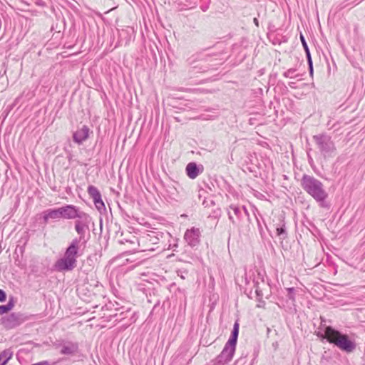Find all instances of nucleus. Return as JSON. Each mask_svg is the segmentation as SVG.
<instances>
[{
	"label": "nucleus",
	"mask_w": 365,
	"mask_h": 365,
	"mask_svg": "<svg viewBox=\"0 0 365 365\" xmlns=\"http://www.w3.org/2000/svg\"><path fill=\"white\" fill-rule=\"evenodd\" d=\"M74 228L78 237L72 240L65 250L63 256L56 261L54 269L60 272H71L77 266V258L81 255L80 243L86 244L90 238L89 225L92 222L91 217L78 207L73 214Z\"/></svg>",
	"instance_id": "1"
},
{
	"label": "nucleus",
	"mask_w": 365,
	"mask_h": 365,
	"mask_svg": "<svg viewBox=\"0 0 365 365\" xmlns=\"http://www.w3.org/2000/svg\"><path fill=\"white\" fill-rule=\"evenodd\" d=\"M302 189L324 207L323 203L328 197V193L323 183L314 176L304 174L300 181Z\"/></svg>",
	"instance_id": "2"
},
{
	"label": "nucleus",
	"mask_w": 365,
	"mask_h": 365,
	"mask_svg": "<svg viewBox=\"0 0 365 365\" xmlns=\"http://www.w3.org/2000/svg\"><path fill=\"white\" fill-rule=\"evenodd\" d=\"M78 207L73 205H65L58 208H50L43 212V220L48 223L49 220H56L61 218L73 220V214Z\"/></svg>",
	"instance_id": "3"
},
{
	"label": "nucleus",
	"mask_w": 365,
	"mask_h": 365,
	"mask_svg": "<svg viewBox=\"0 0 365 365\" xmlns=\"http://www.w3.org/2000/svg\"><path fill=\"white\" fill-rule=\"evenodd\" d=\"M329 334H331V338L328 341L337 346L339 349L346 353H351L356 349V343L351 340L349 336L343 334L335 329H329Z\"/></svg>",
	"instance_id": "4"
},
{
	"label": "nucleus",
	"mask_w": 365,
	"mask_h": 365,
	"mask_svg": "<svg viewBox=\"0 0 365 365\" xmlns=\"http://www.w3.org/2000/svg\"><path fill=\"white\" fill-rule=\"evenodd\" d=\"M316 144L318 146L321 153L325 157H329L335 150L334 142L331 140V136L325 133L315 135L313 136Z\"/></svg>",
	"instance_id": "5"
},
{
	"label": "nucleus",
	"mask_w": 365,
	"mask_h": 365,
	"mask_svg": "<svg viewBox=\"0 0 365 365\" xmlns=\"http://www.w3.org/2000/svg\"><path fill=\"white\" fill-rule=\"evenodd\" d=\"M235 344H229L227 341L221 353L212 361V365H225L233 358L236 349Z\"/></svg>",
	"instance_id": "6"
},
{
	"label": "nucleus",
	"mask_w": 365,
	"mask_h": 365,
	"mask_svg": "<svg viewBox=\"0 0 365 365\" xmlns=\"http://www.w3.org/2000/svg\"><path fill=\"white\" fill-rule=\"evenodd\" d=\"M24 322L23 314L13 312L1 318V323L6 329H14Z\"/></svg>",
	"instance_id": "7"
},
{
	"label": "nucleus",
	"mask_w": 365,
	"mask_h": 365,
	"mask_svg": "<svg viewBox=\"0 0 365 365\" xmlns=\"http://www.w3.org/2000/svg\"><path fill=\"white\" fill-rule=\"evenodd\" d=\"M87 192L89 196L93 199V203L96 209L101 212L103 210H106L105 204L102 200L101 194L98 190V188L94 185H89L88 187Z\"/></svg>",
	"instance_id": "8"
},
{
	"label": "nucleus",
	"mask_w": 365,
	"mask_h": 365,
	"mask_svg": "<svg viewBox=\"0 0 365 365\" xmlns=\"http://www.w3.org/2000/svg\"><path fill=\"white\" fill-rule=\"evenodd\" d=\"M200 231L198 228L192 227L186 230L184 239L189 246L195 247L200 243Z\"/></svg>",
	"instance_id": "9"
},
{
	"label": "nucleus",
	"mask_w": 365,
	"mask_h": 365,
	"mask_svg": "<svg viewBox=\"0 0 365 365\" xmlns=\"http://www.w3.org/2000/svg\"><path fill=\"white\" fill-rule=\"evenodd\" d=\"M79 344L76 341L66 340L63 344V348L60 350V354L63 355H75L78 352Z\"/></svg>",
	"instance_id": "10"
},
{
	"label": "nucleus",
	"mask_w": 365,
	"mask_h": 365,
	"mask_svg": "<svg viewBox=\"0 0 365 365\" xmlns=\"http://www.w3.org/2000/svg\"><path fill=\"white\" fill-rule=\"evenodd\" d=\"M90 129L87 125H83V127L73 134V140L78 144H82L89 137Z\"/></svg>",
	"instance_id": "11"
},
{
	"label": "nucleus",
	"mask_w": 365,
	"mask_h": 365,
	"mask_svg": "<svg viewBox=\"0 0 365 365\" xmlns=\"http://www.w3.org/2000/svg\"><path fill=\"white\" fill-rule=\"evenodd\" d=\"M300 41L302 42V46H303L305 53H306V58H307V63L309 66V74H310V76H312L313 73H314V68H313V62H312V56H311V53H310L309 46L305 40V38L302 34H300Z\"/></svg>",
	"instance_id": "12"
},
{
	"label": "nucleus",
	"mask_w": 365,
	"mask_h": 365,
	"mask_svg": "<svg viewBox=\"0 0 365 365\" xmlns=\"http://www.w3.org/2000/svg\"><path fill=\"white\" fill-rule=\"evenodd\" d=\"M187 175L190 179H195L200 174V169L195 163H189L186 166Z\"/></svg>",
	"instance_id": "13"
},
{
	"label": "nucleus",
	"mask_w": 365,
	"mask_h": 365,
	"mask_svg": "<svg viewBox=\"0 0 365 365\" xmlns=\"http://www.w3.org/2000/svg\"><path fill=\"white\" fill-rule=\"evenodd\" d=\"M159 240H160L155 232H150L149 234H147L145 236L140 238V242L143 244H148L150 242L151 245H156L159 242Z\"/></svg>",
	"instance_id": "14"
},
{
	"label": "nucleus",
	"mask_w": 365,
	"mask_h": 365,
	"mask_svg": "<svg viewBox=\"0 0 365 365\" xmlns=\"http://www.w3.org/2000/svg\"><path fill=\"white\" fill-rule=\"evenodd\" d=\"M239 329L240 324L238 321H236L234 324L233 329L232 330L230 336L227 341H229V344H235L237 345L238 335H239Z\"/></svg>",
	"instance_id": "15"
},
{
	"label": "nucleus",
	"mask_w": 365,
	"mask_h": 365,
	"mask_svg": "<svg viewBox=\"0 0 365 365\" xmlns=\"http://www.w3.org/2000/svg\"><path fill=\"white\" fill-rule=\"evenodd\" d=\"M277 235L282 240H284L287 237V232L286 230L285 223L283 220L277 225L276 227Z\"/></svg>",
	"instance_id": "16"
},
{
	"label": "nucleus",
	"mask_w": 365,
	"mask_h": 365,
	"mask_svg": "<svg viewBox=\"0 0 365 365\" xmlns=\"http://www.w3.org/2000/svg\"><path fill=\"white\" fill-rule=\"evenodd\" d=\"M13 352L10 349H5L0 353V365H6L12 357Z\"/></svg>",
	"instance_id": "17"
},
{
	"label": "nucleus",
	"mask_w": 365,
	"mask_h": 365,
	"mask_svg": "<svg viewBox=\"0 0 365 365\" xmlns=\"http://www.w3.org/2000/svg\"><path fill=\"white\" fill-rule=\"evenodd\" d=\"M230 209L232 210L235 215L236 216H237L239 217V219H240L242 217V211L245 212V214L249 217L250 216V214L248 212V210L246 208L245 206H242V207H237L236 205H230Z\"/></svg>",
	"instance_id": "18"
},
{
	"label": "nucleus",
	"mask_w": 365,
	"mask_h": 365,
	"mask_svg": "<svg viewBox=\"0 0 365 365\" xmlns=\"http://www.w3.org/2000/svg\"><path fill=\"white\" fill-rule=\"evenodd\" d=\"M14 307L13 297H11L6 304L0 305V314L7 313Z\"/></svg>",
	"instance_id": "19"
},
{
	"label": "nucleus",
	"mask_w": 365,
	"mask_h": 365,
	"mask_svg": "<svg viewBox=\"0 0 365 365\" xmlns=\"http://www.w3.org/2000/svg\"><path fill=\"white\" fill-rule=\"evenodd\" d=\"M320 319H321V323H320V325L318 328V329H320V330H322L324 331L327 335H328V341L330 340V339L331 338V334H329V331H328L329 329H334L331 326H329V325H327L326 324V319H324L322 317H320Z\"/></svg>",
	"instance_id": "20"
},
{
	"label": "nucleus",
	"mask_w": 365,
	"mask_h": 365,
	"mask_svg": "<svg viewBox=\"0 0 365 365\" xmlns=\"http://www.w3.org/2000/svg\"><path fill=\"white\" fill-rule=\"evenodd\" d=\"M315 334L322 341L326 339L328 341V335L324 331L318 329Z\"/></svg>",
	"instance_id": "21"
},
{
	"label": "nucleus",
	"mask_w": 365,
	"mask_h": 365,
	"mask_svg": "<svg viewBox=\"0 0 365 365\" xmlns=\"http://www.w3.org/2000/svg\"><path fill=\"white\" fill-rule=\"evenodd\" d=\"M287 297L289 299L294 301L295 299V289L294 287H289L287 289Z\"/></svg>",
	"instance_id": "22"
},
{
	"label": "nucleus",
	"mask_w": 365,
	"mask_h": 365,
	"mask_svg": "<svg viewBox=\"0 0 365 365\" xmlns=\"http://www.w3.org/2000/svg\"><path fill=\"white\" fill-rule=\"evenodd\" d=\"M296 71L297 70L295 68H289L287 71L284 72L283 76L285 78H292Z\"/></svg>",
	"instance_id": "23"
},
{
	"label": "nucleus",
	"mask_w": 365,
	"mask_h": 365,
	"mask_svg": "<svg viewBox=\"0 0 365 365\" xmlns=\"http://www.w3.org/2000/svg\"><path fill=\"white\" fill-rule=\"evenodd\" d=\"M190 65L192 66V68H199L200 72H205L210 68H213L212 67L210 68V66H206L205 68H202V66L200 67L199 65H196V66L194 65V63H190Z\"/></svg>",
	"instance_id": "24"
},
{
	"label": "nucleus",
	"mask_w": 365,
	"mask_h": 365,
	"mask_svg": "<svg viewBox=\"0 0 365 365\" xmlns=\"http://www.w3.org/2000/svg\"><path fill=\"white\" fill-rule=\"evenodd\" d=\"M66 340H57L54 343H53V346L56 348V349H62L63 348V344H64V341Z\"/></svg>",
	"instance_id": "25"
},
{
	"label": "nucleus",
	"mask_w": 365,
	"mask_h": 365,
	"mask_svg": "<svg viewBox=\"0 0 365 365\" xmlns=\"http://www.w3.org/2000/svg\"><path fill=\"white\" fill-rule=\"evenodd\" d=\"M6 299V292L0 289V302H3Z\"/></svg>",
	"instance_id": "26"
},
{
	"label": "nucleus",
	"mask_w": 365,
	"mask_h": 365,
	"mask_svg": "<svg viewBox=\"0 0 365 365\" xmlns=\"http://www.w3.org/2000/svg\"><path fill=\"white\" fill-rule=\"evenodd\" d=\"M256 220H257L258 230H259V232L262 234V232L263 231L262 225L261 222H259V218L257 216H256Z\"/></svg>",
	"instance_id": "27"
},
{
	"label": "nucleus",
	"mask_w": 365,
	"mask_h": 365,
	"mask_svg": "<svg viewBox=\"0 0 365 365\" xmlns=\"http://www.w3.org/2000/svg\"><path fill=\"white\" fill-rule=\"evenodd\" d=\"M211 57H212V55L210 54H207L206 55L205 58H204V61H206V62H211L212 61V60H211Z\"/></svg>",
	"instance_id": "28"
},
{
	"label": "nucleus",
	"mask_w": 365,
	"mask_h": 365,
	"mask_svg": "<svg viewBox=\"0 0 365 365\" xmlns=\"http://www.w3.org/2000/svg\"><path fill=\"white\" fill-rule=\"evenodd\" d=\"M32 365H48V362L47 361H42L34 364Z\"/></svg>",
	"instance_id": "29"
},
{
	"label": "nucleus",
	"mask_w": 365,
	"mask_h": 365,
	"mask_svg": "<svg viewBox=\"0 0 365 365\" xmlns=\"http://www.w3.org/2000/svg\"><path fill=\"white\" fill-rule=\"evenodd\" d=\"M215 61H217L218 62L211 65V66H217V65H221L222 63V58H215Z\"/></svg>",
	"instance_id": "30"
},
{
	"label": "nucleus",
	"mask_w": 365,
	"mask_h": 365,
	"mask_svg": "<svg viewBox=\"0 0 365 365\" xmlns=\"http://www.w3.org/2000/svg\"><path fill=\"white\" fill-rule=\"evenodd\" d=\"M228 216H229V219H230V220L233 224H235V220H234V218H233V217L230 215V212H228Z\"/></svg>",
	"instance_id": "31"
},
{
	"label": "nucleus",
	"mask_w": 365,
	"mask_h": 365,
	"mask_svg": "<svg viewBox=\"0 0 365 365\" xmlns=\"http://www.w3.org/2000/svg\"><path fill=\"white\" fill-rule=\"evenodd\" d=\"M253 22H254V24H255L256 26H257V27L259 26V21H258V19L257 18H254Z\"/></svg>",
	"instance_id": "32"
},
{
	"label": "nucleus",
	"mask_w": 365,
	"mask_h": 365,
	"mask_svg": "<svg viewBox=\"0 0 365 365\" xmlns=\"http://www.w3.org/2000/svg\"><path fill=\"white\" fill-rule=\"evenodd\" d=\"M256 294L258 297L262 296V291L259 290L258 289H256Z\"/></svg>",
	"instance_id": "33"
},
{
	"label": "nucleus",
	"mask_w": 365,
	"mask_h": 365,
	"mask_svg": "<svg viewBox=\"0 0 365 365\" xmlns=\"http://www.w3.org/2000/svg\"><path fill=\"white\" fill-rule=\"evenodd\" d=\"M208 6H201V9L203 11H206L207 9Z\"/></svg>",
	"instance_id": "34"
},
{
	"label": "nucleus",
	"mask_w": 365,
	"mask_h": 365,
	"mask_svg": "<svg viewBox=\"0 0 365 365\" xmlns=\"http://www.w3.org/2000/svg\"><path fill=\"white\" fill-rule=\"evenodd\" d=\"M294 82H289V86L291 88H294Z\"/></svg>",
	"instance_id": "35"
},
{
	"label": "nucleus",
	"mask_w": 365,
	"mask_h": 365,
	"mask_svg": "<svg viewBox=\"0 0 365 365\" xmlns=\"http://www.w3.org/2000/svg\"><path fill=\"white\" fill-rule=\"evenodd\" d=\"M187 1H190V3L194 4L195 5L196 4V0H187Z\"/></svg>",
	"instance_id": "36"
},
{
	"label": "nucleus",
	"mask_w": 365,
	"mask_h": 365,
	"mask_svg": "<svg viewBox=\"0 0 365 365\" xmlns=\"http://www.w3.org/2000/svg\"><path fill=\"white\" fill-rule=\"evenodd\" d=\"M148 250H153V247H148Z\"/></svg>",
	"instance_id": "37"
},
{
	"label": "nucleus",
	"mask_w": 365,
	"mask_h": 365,
	"mask_svg": "<svg viewBox=\"0 0 365 365\" xmlns=\"http://www.w3.org/2000/svg\"><path fill=\"white\" fill-rule=\"evenodd\" d=\"M7 115H8V113H6V115L4 116V119L7 117Z\"/></svg>",
	"instance_id": "38"
}]
</instances>
